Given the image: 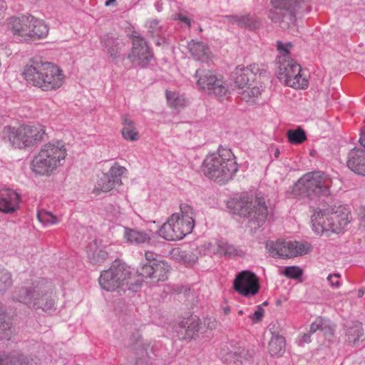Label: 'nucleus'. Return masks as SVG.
I'll list each match as a JSON object with an SVG mask.
<instances>
[{"mask_svg": "<svg viewBox=\"0 0 365 365\" xmlns=\"http://www.w3.org/2000/svg\"><path fill=\"white\" fill-rule=\"evenodd\" d=\"M22 76L28 83L44 91L58 89L63 86L65 78L62 70L49 62L26 66Z\"/></svg>", "mask_w": 365, "mask_h": 365, "instance_id": "nucleus-1", "label": "nucleus"}, {"mask_svg": "<svg viewBox=\"0 0 365 365\" xmlns=\"http://www.w3.org/2000/svg\"><path fill=\"white\" fill-rule=\"evenodd\" d=\"M238 170L232 152L220 148L204 159L202 170L205 175L218 183H225L232 178Z\"/></svg>", "mask_w": 365, "mask_h": 365, "instance_id": "nucleus-2", "label": "nucleus"}, {"mask_svg": "<svg viewBox=\"0 0 365 365\" xmlns=\"http://www.w3.org/2000/svg\"><path fill=\"white\" fill-rule=\"evenodd\" d=\"M279 56L277 63V77L286 86L296 88L304 89L308 86V81L302 73L299 64L291 59L289 52L292 48L290 42L277 41Z\"/></svg>", "mask_w": 365, "mask_h": 365, "instance_id": "nucleus-3", "label": "nucleus"}, {"mask_svg": "<svg viewBox=\"0 0 365 365\" xmlns=\"http://www.w3.org/2000/svg\"><path fill=\"white\" fill-rule=\"evenodd\" d=\"M66 156L65 143L60 140H53L44 144L34 158L31 170L39 175H50L62 165Z\"/></svg>", "mask_w": 365, "mask_h": 365, "instance_id": "nucleus-4", "label": "nucleus"}, {"mask_svg": "<svg viewBox=\"0 0 365 365\" xmlns=\"http://www.w3.org/2000/svg\"><path fill=\"white\" fill-rule=\"evenodd\" d=\"M350 210L346 205L335 206L329 210H316L312 215L313 231L317 235L340 233L350 222Z\"/></svg>", "mask_w": 365, "mask_h": 365, "instance_id": "nucleus-5", "label": "nucleus"}, {"mask_svg": "<svg viewBox=\"0 0 365 365\" xmlns=\"http://www.w3.org/2000/svg\"><path fill=\"white\" fill-rule=\"evenodd\" d=\"M195 212L188 205H181L180 212L173 214L158 230V235L166 240H180L190 234L195 226Z\"/></svg>", "mask_w": 365, "mask_h": 365, "instance_id": "nucleus-6", "label": "nucleus"}, {"mask_svg": "<svg viewBox=\"0 0 365 365\" xmlns=\"http://www.w3.org/2000/svg\"><path fill=\"white\" fill-rule=\"evenodd\" d=\"M6 25L14 38L19 41L44 38L48 33V27L45 22L33 16L11 17L7 19Z\"/></svg>", "mask_w": 365, "mask_h": 365, "instance_id": "nucleus-7", "label": "nucleus"}, {"mask_svg": "<svg viewBox=\"0 0 365 365\" xmlns=\"http://www.w3.org/2000/svg\"><path fill=\"white\" fill-rule=\"evenodd\" d=\"M331 179L320 172L304 174L293 185L292 192L296 197H308L311 200L330 194Z\"/></svg>", "mask_w": 365, "mask_h": 365, "instance_id": "nucleus-8", "label": "nucleus"}, {"mask_svg": "<svg viewBox=\"0 0 365 365\" xmlns=\"http://www.w3.org/2000/svg\"><path fill=\"white\" fill-rule=\"evenodd\" d=\"M14 297L19 302L46 312H51L56 309V296L43 284L21 287L16 291Z\"/></svg>", "mask_w": 365, "mask_h": 365, "instance_id": "nucleus-9", "label": "nucleus"}, {"mask_svg": "<svg viewBox=\"0 0 365 365\" xmlns=\"http://www.w3.org/2000/svg\"><path fill=\"white\" fill-rule=\"evenodd\" d=\"M131 268L123 263H115L110 269L101 272L98 282L101 288L113 292L126 286L128 289L136 291L140 284L133 279Z\"/></svg>", "mask_w": 365, "mask_h": 365, "instance_id": "nucleus-10", "label": "nucleus"}, {"mask_svg": "<svg viewBox=\"0 0 365 365\" xmlns=\"http://www.w3.org/2000/svg\"><path fill=\"white\" fill-rule=\"evenodd\" d=\"M229 207L234 205L235 213L247 217L250 222L256 223L259 227L267 217V207L263 197L253 198L248 194H242L237 200L229 202Z\"/></svg>", "mask_w": 365, "mask_h": 365, "instance_id": "nucleus-11", "label": "nucleus"}, {"mask_svg": "<svg viewBox=\"0 0 365 365\" xmlns=\"http://www.w3.org/2000/svg\"><path fill=\"white\" fill-rule=\"evenodd\" d=\"M4 133L12 146L25 148L32 147L43 140L45 128L41 124L23 125L19 128H5Z\"/></svg>", "mask_w": 365, "mask_h": 365, "instance_id": "nucleus-12", "label": "nucleus"}, {"mask_svg": "<svg viewBox=\"0 0 365 365\" xmlns=\"http://www.w3.org/2000/svg\"><path fill=\"white\" fill-rule=\"evenodd\" d=\"M195 77L197 79V85L204 91L213 93L220 99L227 98L230 94L228 84L221 76L215 75L210 70L198 69Z\"/></svg>", "mask_w": 365, "mask_h": 365, "instance_id": "nucleus-13", "label": "nucleus"}, {"mask_svg": "<svg viewBox=\"0 0 365 365\" xmlns=\"http://www.w3.org/2000/svg\"><path fill=\"white\" fill-rule=\"evenodd\" d=\"M267 248L273 256L282 258H292L307 254L311 250L308 242L278 240L267 244Z\"/></svg>", "mask_w": 365, "mask_h": 365, "instance_id": "nucleus-14", "label": "nucleus"}, {"mask_svg": "<svg viewBox=\"0 0 365 365\" xmlns=\"http://www.w3.org/2000/svg\"><path fill=\"white\" fill-rule=\"evenodd\" d=\"M259 76V78H269V72L264 65L252 64L245 67L243 65L236 66L231 73V80L235 84V88L238 91L245 88L252 80L254 76Z\"/></svg>", "mask_w": 365, "mask_h": 365, "instance_id": "nucleus-15", "label": "nucleus"}, {"mask_svg": "<svg viewBox=\"0 0 365 365\" xmlns=\"http://www.w3.org/2000/svg\"><path fill=\"white\" fill-rule=\"evenodd\" d=\"M233 288L244 297L255 296L259 289V279L250 271H242L236 275L233 282Z\"/></svg>", "mask_w": 365, "mask_h": 365, "instance_id": "nucleus-16", "label": "nucleus"}, {"mask_svg": "<svg viewBox=\"0 0 365 365\" xmlns=\"http://www.w3.org/2000/svg\"><path fill=\"white\" fill-rule=\"evenodd\" d=\"M127 170L125 168L115 165L110 168L109 171L104 174L98 181L93 191L96 193L99 192H108L116 186L122 184L121 177L125 174Z\"/></svg>", "mask_w": 365, "mask_h": 365, "instance_id": "nucleus-17", "label": "nucleus"}, {"mask_svg": "<svg viewBox=\"0 0 365 365\" xmlns=\"http://www.w3.org/2000/svg\"><path fill=\"white\" fill-rule=\"evenodd\" d=\"M170 266L165 261L154 262L153 265L143 264L138 269L139 275L145 279H150L152 284H157L168 279Z\"/></svg>", "mask_w": 365, "mask_h": 365, "instance_id": "nucleus-18", "label": "nucleus"}, {"mask_svg": "<svg viewBox=\"0 0 365 365\" xmlns=\"http://www.w3.org/2000/svg\"><path fill=\"white\" fill-rule=\"evenodd\" d=\"M153 55L144 38L137 37L133 40V48L129 58L132 62L145 66L152 58Z\"/></svg>", "mask_w": 365, "mask_h": 365, "instance_id": "nucleus-19", "label": "nucleus"}, {"mask_svg": "<svg viewBox=\"0 0 365 365\" xmlns=\"http://www.w3.org/2000/svg\"><path fill=\"white\" fill-rule=\"evenodd\" d=\"M20 195L14 190L5 188L0 190V212L12 213L19 207Z\"/></svg>", "mask_w": 365, "mask_h": 365, "instance_id": "nucleus-20", "label": "nucleus"}, {"mask_svg": "<svg viewBox=\"0 0 365 365\" xmlns=\"http://www.w3.org/2000/svg\"><path fill=\"white\" fill-rule=\"evenodd\" d=\"M178 331L180 339H190L194 338L200 330V319L195 316H191L182 320L179 324Z\"/></svg>", "mask_w": 365, "mask_h": 365, "instance_id": "nucleus-21", "label": "nucleus"}, {"mask_svg": "<svg viewBox=\"0 0 365 365\" xmlns=\"http://www.w3.org/2000/svg\"><path fill=\"white\" fill-rule=\"evenodd\" d=\"M347 166L355 173L365 175V150L360 148L351 150L349 153Z\"/></svg>", "mask_w": 365, "mask_h": 365, "instance_id": "nucleus-22", "label": "nucleus"}, {"mask_svg": "<svg viewBox=\"0 0 365 365\" xmlns=\"http://www.w3.org/2000/svg\"><path fill=\"white\" fill-rule=\"evenodd\" d=\"M321 331L324 334H332V327L329 320L324 319L322 317H317L310 325V329L308 333L304 334L302 340L304 343H309L311 341V334L316 332L317 331Z\"/></svg>", "mask_w": 365, "mask_h": 365, "instance_id": "nucleus-23", "label": "nucleus"}, {"mask_svg": "<svg viewBox=\"0 0 365 365\" xmlns=\"http://www.w3.org/2000/svg\"><path fill=\"white\" fill-rule=\"evenodd\" d=\"M268 17L273 23L279 24L283 29L294 26L297 22L296 15L289 14L287 11L282 14L277 9L270 10Z\"/></svg>", "mask_w": 365, "mask_h": 365, "instance_id": "nucleus-24", "label": "nucleus"}, {"mask_svg": "<svg viewBox=\"0 0 365 365\" xmlns=\"http://www.w3.org/2000/svg\"><path fill=\"white\" fill-rule=\"evenodd\" d=\"M187 46L195 60L205 61L209 58L210 49L203 42L192 40L187 43Z\"/></svg>", "mask_w": 365, "mask_h": 365, "instance_id": "nucleus-25", "label": "nucleus"}, {"mask_svg": "<svg viewBox=\"0 0 365 365\" xmlns=\"http://www.w3.org/2000/svg\"><path fill=\"white\" fill-rule=\"evenodd\" d=\"M255 80L249 83L245 88L238 91L240 98L247 102H255L263 91L262 86H258Z\"/></svg>", "mask_w": 365, "mask_h": 365, "instance_id": "nucleus-26", "label": "nucleus"}, {"mask_svg": "<svg viewBox=\"0 0 365 365\" xmlns=\"http://www.w3.org/2000/svg\"><path fill=\"white\" fill-rule=\"evenodd\" d=\"M123 237L130 244L140 245L148 242L150 240L149 235L144 231L128 227H123Z\"/></svg>", "mask_w": 365, "mask_h": 365, "instance_id": "nucleus-27", "label": "nucleus"}, {"mask_svg": "<svg viewBox=\"0 0 365 365\" xmlns=\"http://www.w3.org/2000/svg\"><path fill=\"white\" fill-rule=\"evenodd\" d=\"M307 0H271L272 6L277 9L284 10L296 15L301 4Z\"/></svg>", "mask_w": 365, "mask_h": 365, "instance_id": "nucleus-28", "label": "nucleus"}, {"mask_svg": "<svg viewBox=\"0 0 365 365\" xmlns=\"http://www.w3.org/2000/svg\"><path fill=\"white\" fill-rule=\"evenodd\" d=\"M121 134L124 140L131 142L138 141L140 137L135 123L129 119L124 120Z\"/></svg>", "mask_w": 365, "mask_h": 365, "instance_id": "nucleus-29", "label": "nucleus"}, {"mask_svg": "<svg viewBox=\"0 0 365 365\" xmlns=\"http://www.w3.org/2000/svg\"><path fill=\"white\" fill-rule=\"evenodd\" d=\"M269 351L272 356H279L285 351V340L282 336H272L269 343Z\"/></svg>", "mask_w": 365, "mask_h": 365, "instance_id": "nucleus-30", "label": "nucleus"}, {"mask_svg": "<svg viewBox=\"0 0 365 365\" xmlns=\"http://www.w3.org/2000/svg\"><path fill=\"white\" fill-rule=\"evenodd\" d=\"M166 98L168 103L175 108H183L188 103L184 95L175 91H166Z\"/></svg>", "mask_w": 365, "mask_h": 365, "instance_id": "nucleus-31", "label": "nucleus"}, {"mask_svg": "<svg viewBox=\"0 0 365 365\" xmlns=\"http://www.w3.org/2000/svg\"><path fill=\"white\" fill-rule=\"evenodd\" d=\"M363 329L361 324L355 322L353 326L349 327L346 332V341L352 345H357L360 339L363 336Z\"/></svg>", "mask_w": 365, "mask_h": 365, "instance_id": "nucleus-32", "label": "nucleus"}, {"mask_svg": "<svg viewBox=\"0 0 365 365\" xmlns=\"http://www.w3.org/2000/svg\"><path fill=\"white\" fill-rule=\"evenodd\" d=\"M217 252L220 255H227L229 257L240 255L241 250L237 249L234 245L229 244L228 242L220 240L217 243Z\"/></svg>", "mask_w": 365, "mask_h": 365, "instance_id": "nucleus-33", "label": "nucleus"}, {"mask_svg": "<svg viewBox=\"0 0 365 365\" xmlns=\"http://www.w3.org/2000/svg\"><path fill=\"white\" fill-rule=\"evenodd\" d=\"M37 218L44 226L56 225L60 221L56 215L44 210L38 212Z\"/></svg>", "mask_w": 365, "mask_h": 365, "instance_id": "nucleus-34", "label": "nucleus"}, {"mask_svg": "<svg viewBox=\"0 0 365 365\" xmlns=\"http://www.w3.org/2000/svg\"><path fill=\"white\" fill-rule=\"evenodd\" d=\"M287 138L292 144H300L307 138L304 131L301 128L288 130Z\"/></svg>", "mask_w": 365, "mask_h": 365, "instance_id": "nucleus-35", "label": "nucleus"}, {"mask_svg": "<svg viewBox=\"0 0 365 365\" xmlns=\"http://www.w3.org/2000/svg\"><path fill=\"white\" fill-rule=\"evenodd\" d=\"M145 25L153 36H159L165 29V25L155 19L148 20Z\"/></svg>", "mask_w": 365, "mask_h": 365, "instance_id": "nucleus-36", "label": "nucleus"}, {"mask_svg": "<svg viewBox=\"0 0 365 365\" xmlns=\"http://www.w3.org/2000/svg\"><path fill=\"white\" fill-rule=\"evenodd\" d=\"M173 257L176 259L182 261L185 264L187 265H192L195 263L196 260V257L195 256H192L190 254L187 253L185 252L181 251L180 249H174L172 252Z\"/></svg>", "mask_w": 365, "mask_h": 365, "instance_id": "nucleus-37", "label": "nucleus"}, {"mask_svg": "<svg viewBox=\"0 0 365 365\" xmlns=\"http://www.w3.org/2000/svg\"><path fill=\"white\" fill-rule=\"evenodd\" d=\"M0 365H37V364L33 359L22 356L17 361L13 359L0 358Z\"/></svg>", "mask_w": 365, "mask_h": 365, "instance_id": "nucleus-38", "label": "nucleus"}, {"mask_svg": "<svg viewBox=\"0 0 365 365\" xmlns=\"http://www.w3.org/2000/svg\"><path fill=\"white\" fill-rule=\"evenodd\" d=\"M239 25L254 29L259 26V22L251 15H245L238 17L236 20Z\"/></svg>", "mask_w": 365, "mask_h": 365, "instance_id": "nucleus-39", "label": "nucleus"}, {"mask_svg": "<svg viewBox=\"0 0 365 365\" xmlns=\"http://www.w3.org/2000/svg\"><path fill=\"white\" fill-rule=\"evenodd\" d=\"M11 284V274L4 269H0V291L4 292Z\"/></svg>", "mask_w": 365, "mask_h": 365, "instance_id": "nucleus-40", "label": "nucleus"}, {"mask_svg": "<svg viewBox=\"0 0 365 365\" xmlns=\"http://www.w3.org/2000/svg\"><path fill=\"white\" fill-rule=\"evenodd\" d=\"M284 275L291 279H297L302 275V270L297 266H289L284 267Z\"/></svg>", "mask_w": 365, "mask_h": 365, "instance_id": "nucleus-41", "label": "nucleus"}, {"mask_svg": "<svg viewBox=\"0 0 365 365\" xmlns=\"http://www.w3.org/2000/svg\"><path fill=\"white\" fill-rule=\"evenodd\" d=\"M103 46L108 48V52L110 56H115L117 53L116 42L113 38H108L107 39L103 38L101 41Z\"/></svg>", "mask_w": 365, "mask_h": 365, "instance_id": "nucleus-42", "label": "nucleus"}, {"mask_svg": "<svg viewBox=\"0 0 365 365\" xmlns=\"http://www.w3.org/2000/svg\"><path fill=\"white\" fill-rule=\"evenodd\" d=\"M264 314V309L260 306H257L255 312L250 314L249 317L253 324H256L262 320Z\"/></svg>", "mask_w": 365, "mask_h": 365, "instance_id": "nucleus-43", "label": "nucleus"}, {"mask_svg": "<svg viewBox=\"0 0 365 365\" xmlns=\"http://www.w3.org/2000/svg\"><path fill=\"white\" fill-rule=\"evenodd\" d=\"M340 274L338 273L331 274L327 277V281L332 288L338 289L341 287Z\"/></svg>", "mask_w": 365, "mask_h": 365, "instance_id": "nucleus-44", "label": "nucleus"}, {"mask_svg": "<svg viewBox=\"0 0 365 365\" xmlns=\"http://www.w3.org/2000/svg\"><path fill=\"white\" fill-rule=\"evenodd\" d=\"M100 252L101 253H98L97 257H96L95 253H93L92 255L88 254V257L93 263H94V264L101 263L106 257L107 253H106L105 252H102V251H101Z\"/></svg>", "mask_w": 365, "mask_h": 365, "instance_id": "nucleus-45", "label": "nucleus"}, {"mask_svg": "<svg viewBox=\"0 0 365 365\" xmlns=\"http://www.w3.org/2000/svg\"><path fill=\"white\" fill-rule=\"evenodd\" d=\"M157 255L151 252H146L145 253V262L142 263L143 264H150L153 265V263L154 262H159L160 260H158L156 259Z\"/></svg>", "mask_w": 365, "mask_h": 365, "instance_id": "nucleus-46", "label": "nucleus"}, {"mask_svg": "<svg viewBox=\"0 0 365 365\" xmlns=\"http://www.w3.org/2000/svg\"><path fill=\"white\" fill-rule=\"evenodd\" d=\"M178 19L182 22L186 24L188 27L190 26V21L187 17L180 14L178 15Z\"/></svg>", "mask_w": 365, "mask_h": 365, "instance_id": "nucleus-47", "label": "nucleus"}, {"mask_svg": "<svg viewBox=\"0 0 365 365\" xmlns=\"http://www.w3.org/2000/svg\"><path fill=\"white\" fill-rule=\"evenodd\" d=\"M359 143L365 148V133L361 135Z\"/></svg>", "mask_w": 365, "mask_h": 365, "instance_id": "nucleus-48", "label": "nucleus"}, {"mask_svg": "<svg viewBox=\"0 0 365 365\" xmlns=\"http://www.w3.org/2000/svg\"><path fill=\"white\" fill-rule=\"evenodd\" d=\"M222 310L225 314H228L230 312V309L227 306L222 307Z\"/></svg>", "mask_w": 365, "mask_h": 365, "instance_id": "nucleus-49", "label": "nucleus"}, {"mask_svg": "<svg viewBox=\"0 0 365 365\" xmlns=\"http://www.w3.org/2000/svg\"><path fill=\"white\" fill-rule=\"evenodd\" d=\"M116 0H106L105 2V5L106 6H110L113 4Z\"/></svg>", "mask_w": 365, "mask_h": 365, "instance_id": "nucleus-50", "label": "nucleus"}, {"mask_svg": "<svg viewBox=\"0 0 365 365\" xmlns=\"http://www.w3.org/2000/svg\"><path fill=\"white\" fill-rule=\"evenodd\" d=\"M4 309L3 308L2 304L0 302V319H1V316L4 314Z\"/></svg>", "mask_w": 365, "mask_h": 365, "instance_id": "nucleus-51", "label": "nucleus"}, {"mask_svg": "<svg viewBox=\"0 0 365 365\" xmlns=\"http://www.w3.org/2000/svg\"><path fill=\"white\" fill-rule=\"evenodd\" d=\"M243 314H244V311H243V310H240V311L238 312V314H239V315H242Z\"/></svg>", "mask_w": 365, "mask_h": 365, "instance_id": "nucleus-52", "label": "nucleus"}, {"mask_svg": "<svg viewBox=\"0 0 365 365\" xmlns=\"http://www.w3.org/2000/svg\"><path fill=\"white\" fill-rule=\"evenodd\" d=\"M279 153V152L278 150H277V151L275 152V155H276V156H277V155H278Z\"/></svg>", "mask_w": 365, "mask_h": 365, "instance_id": "nucleus-53", "label": "nucleus"}, {"mask_svg": "<svg viewBox=\"0 0 365 365\" xmlns=\"http://www.w3.org/2000/svg\"><path fill=\"white\" fill-rule=\"evenodd\" d=\"M361 295H363V293L359 292V297H361Z\"/></svg>", "mask_w": 365, "mask_h": 365, "instance_id": "nucleus-54", "label": "nucleus"}, {"mask_svg": "<svg viewBox=\"0 0 365 365\" xmlns=\"http://www.w3.org/2000/svg\"><path fill=\"white\" fill-rule=\"evenodd\" d=\"M361 295H363V293L359 292V297H361Z\"/></svg>", "mask_w": 365, "mask_h": 365, "instance_id": "nucleus-55", "label": "nucleus"}, {"mask_svg": "<svg viewBox=\"0 0 365 365\" xmlns=\"http://www.w3.org/2000/svg\"><path fill=\"white\" fill-rule=\"evenodd\" d=\"M361 295H363V293L359 292V297H361Z\"/></svg>", "mask_w": 365, "mask_h": 365, "instance_id": "nucleus-56", "label": "nucleus"}]
</instances>
